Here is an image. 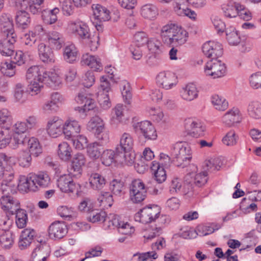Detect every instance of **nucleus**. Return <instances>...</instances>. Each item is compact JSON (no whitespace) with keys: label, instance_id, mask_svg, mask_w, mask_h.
Returning <instances> with one entry per match:
<instances>
[{"label":"nucleus","instance_id":"nucleus-1","mask_svg":"<svg viewBox=\"0 0 261 261\" xmlns=\"http://www.w3.org/2000/svg\"><path fill=\"white\" fill-rule=\"evenodd\" d=\"M50 183L48 174L44 171L37 173H30L26 177L20 175L19 179L18 188L23 192H37L40 188L48 187Z\"/></svg>","mask_w":261,"mask_h":261},{"label":"nucleus","instance_id":"nucleus-2","mask_svg":"<svg viewBox=\"0 0 261 261\" xmlns=\"http://www.w3.org/2000/svg\"><path fill=\"white\" fill-rule=\"evenodd\" d=\"M161 36L163 42L167 45H180L187 41L188 33L180 26L170 23L162 27Z\"/></svg>","mask_w":261,"mask_h":261},{"label":"nucleus","instance_id":"nucleus-3","mask_svg":"<svg viewBox=\"0 0 261 261\" xmlns=\"http://www.w3.org/2000/svg\"><path fill=\"white\" fill-rule=\"evenodd\" d=\"M171 154L177 162V166L184 168L192 159L190 146L186 142H177L173 145Z\"/></svg>","mask_w":261,"mask_h":261},{"label":"nucleus","instance_id":"nucleus-4","mask_svg":"<svg viewBox=\"0 0 261 261\" xmlns=\"http://www.w3.org/2000/svg\"><path fill=\"white\" fill-rule=\"evenodd\" d=\"M147 195L146 185L139 179L132 181L129 187V199L134 203H140Z\"/></svg>","mask_w":261,"mask_h":261},{"label":"nucleus","instance_id":"nucleus-5","mask_svg":"<svg viewBox=\"0 0 261 261\" xmlns=\"http://www.w3.org/2000/svg\"><path fill=\"white\" fill-rule=\"evenodd\" d=\"M160 209L157 205L144 207L135 216L137 221L142 223H149L155 221L159 217Z\"/></svg>","mask_w":261,"mask_h":261},{"label":"nucleus","instance_id":"nucleus-6","mask_svg":"<svg viewBox=\"0 0 261 261\" xmlns=\"http://www.w3.org/2000/svg\"><path fill=\"white\" fill-rule=\"evenodd\" d=\"M156 83L159 88L169 90L176 87L178 83V80L173 73L164 71L160 72L157 75Z\"/></svg>","mask_w":261,"mask_h":261},{"label":"nucleus","instance_id":"nucleus-7","mask_svg":"<svg viewBox=\"0 0 261 261\" xmlns=\"http://www.w3.org/2000/svg\"><path fill=\"white\" fill-rule=\"evenodd\" d=\"M134 131L147 140H155L157 137L155 129L149 121H142L133 125Z\"/></svg>","mask_w":261,"mask_h":261},{"label":"nucleus","instance_id":"nucleus-8","mask_svg":"<svg viewBox=\"0 0 261 261\" xmlns=\"http://www.w3.org/2000/svg\"><path fill=\"white\" fill-rule=\"evenodd\" d=\"M204 72L206 75L211 76L213 79L219 78L225 74L226 67L223 63L217 59L210 60L205 65Z\"/></svg>","mask_w":261,"mask_h":261},{"label":"nucleus","instance_id":"nucleus-9","mask_svg":"<svg viewBox=\"0 0 261 261\" xmlns=\"http://www.w3.org/2000/svg\"><path fill=\"white\" fill-rule=\"evenodd\" d=\"M75 100L77 103L83 105L81 107L75 108V110L80 113L79 117L82 118H84L86 116V111L94 109L96 106L94 100L84 92L79 93L75 97Z\"/></svg>","mask_w":261,"mask_h":261},{"label":"nucleus","instance_id":"nucleus-10","mask_svg":"<svg viewBox=\"0 0 261 261\" xmlns=\"http://www.w3.org/2000/svg\"><path fill=\"white\" fill-rule=\"evenodd\" d=\"M185 127L188 134L195 138L203 136L206 130L205 125L200 120L196 119H187Z\"/></svg>","mask_w":261,"mask_h":261},{"label":"nucleus","instance_id":"nucleus-11","mask_svg":"<svg viewBox=\"0 0 261 261\" xmlns=\"http://www.w3.org/2000/svg\"><path fill=\"white\" fill-rule=\"evenodd\" d=\"M68 30L82 39H86L90 37V29L88 25L85 22L80 19L70 21L68 24Z\"/></svg>","mask_w":261,"mask_h":261},{"label":"nucleus","instance_id":"nucleus-12","mask_svg":"<svg viewBox=\"0 0 261 261\" xmlns=\"http://www.w3.org/2000/svg\"><path fill=\"white\" fill-rule=\"evenodd\" d=\"M63 122L61 118L57 116L50 117L47 122L46 129L48 135L56 138L63 134Z\"/></svg>","mask_w":261,"mask_h":261},{"label":"nucleus","instance_id":"nucleus-13","mask_svg":"<svg viewBox=\"0 0 261 261\" xmlns=\"http://www.w3.org/2000/svg\"><path fill=\"white\" fill-rule=\"evenodd\" d=\"M202 49L204 55L211 60L216 59L223 54L222 44L218 42L207 41L203 44Z\"/></svg>","mask_w":261,"mask_h":261},{"label":"nucleus","instance_id":"nucleus-14","mask_svg":"<svg viewBox=\"0 0 261 261\" xmlns=\"http://www.w3.org/2000/svg\"><path fill=\"white\" fill-rule=\"evenodd\" d=\"M86 161L84 154L82 153L75 154L68 169L69 175L76 178H79L82 175V168L85 165Z\"/></svg>","mask_w":261,"mask_h":261},{"label":"nucleus","instance_id":"nucleus-15","mask_svg":"<svg viewBox=\"0 0 261 261\" xmlns=\"http://www.w3.org/2000/svg\"><path fill=\"white\" fill-rule=\"evenodd\" d=\"M72 176L69 175L61 176L57 180V186L62 192L73 193L78 191L80 185L75 183L72 179Z\"/></svg>","mask_w":261,"mask_h":261},{"label":"nucleus","instance_id":"nucleus-16","mask_svg":"<svg viewBox=\"0 0 261 261\" xmlns=\"http://www.w3.org/2000/svg\"><path fill=\"white\" fill-rule=\"evenodd\" d=\"M16 39V34H12L4 36V38L0 40V53L3 56H11L13 55L14 53V44Z\"/></svg>","mask_w":261,"mask_h":261},{"label":"nucleus","instance_id":"nucleus-17","mask_svg":"<svg viewBox=\"0 0 261 261\" xmlns=\"http://www.w3.org/2000/svg\"><path fill=\"white\" fill-rule=\"evenodd\" d=\"M48 232L51 239H61L67 233V226L63 222H54L48 227Z\"/></svg>","mask_w":261,"mask_h":261},{"label":"nucleus","instance_id":"nucleus-18","mask_svg":"<svg viewBox=\"0 0 261 261\" xmlns=\"http://www.w3.org/2000/svg\"><path fill=\"white\" fill-rule=\"evenodd\" d=\"M63 134L66 139L73 137L75 135L79 134L81 129L79 122L72 118H68L63 123Z\"/></svg>","mask_w":261,"mask_h":261},{"label":"nucleus","instance_id":"nucleus-19","mask_svg":"<svg viewBox=\"0 0 261 261\" xmlns=\"http://www.w3.org/2000/svg\"><path fill=\"white\" fill-rule=\"evenodd\" d=\"M37 51L39 59L42 62L49 64L55 63L56 58L53 48L41 42L37 46Z\"/></svg>","mask_w":261,"mask_h":261},{"label":"nucleus","instance_id":"nucleus-20","mask_svg":"<svg viewBox=\"0 0 261 261\" xmlns=\"http://www.w3.org/2000/svg\"><path fill=\"white\" fill-rule=\"evenodd\" d=\"M179 93L183 100L191 101L198 97L199 91L194 84L189 83L181 88Z\"/></svg>","mask_w":261,"mask_h":261},{"label":"nucleus","instance_id":"nucleus-21","mask_svg":"<svg viewBox=\"0 0 261 261\" xmlns=\"http://www.w3.org/2000/svg\"><path fill=\"white\" fill-rule=\"evenodd\" d=\"M0 203L2 209L10 212L12 215L19 209V201L10 195L2 196L0 198Z\"/></svg>","mask_w":261,"mask_h":261},{"label":"nucleus","instance_id":"nucleus-22","mask_svg":"<svg viewBox=\"0 0 261 261\" xmlns=\"http://www.w3.org/2000/svg\"><path fill=\"white\" fill-rule=\"evenodd\" d=\"M47 42L52 48L60 49L65 44L63 35L57 31L49 32L46 35Z\"/></svg>","mask_w":261,"mask_h":261},{"label":"nucleus","instance_id":"nucleus-23","mask_svg":"<svg viewBox=\"0 0 261 261\" xmlns=\"http://www.w3.org/2000/svg\"><path fill=\"white\" fill-rule=\"evenodd\" d=\"M35 233V230L31 228H26L22 230L18 243L19 248L21 250H24L30 246Z\"/></svg>","mask_w":261,"mask_h":261},{"label":"nucleus","instance_id":"nucleus-24","mask_svg":"<svg viewBox=\"0 0 261 261\" xmlns=\"http://www.w3.org/2000/svg\"><path fill=\"white\" fill-rule=\"evenodd\" d=\"M222 122L226 126L230 127L241 120L240 112L238 108H233L227 112L223 116Z\"/></svg>","mask_w":261,"mask_h":261},{"label":"nucleus","instance_id":"nucleus-25","mask_svg":"<svg viewBox=\"0 0 261 261\" xmlns=\"http://www.w3.org/2000/svg\"><path fill=\"white\" fill-rule=\"evenodd\" d=\"M111 221L112 224L117 227L118 231L121 234L129 235L134 231V228L127 222L122 221L119 216H112Z\"/></svg>","mask_w":261,"mask_h":261},{"label":"nucleus","instance_id":"nucleus-26","mask_svg":"<svg viewBox=\"0 0 261 261\" xmlns=\"http://www.w3.org/2000/svg\"><path fill=\"white\" fill-rule=\"evenodd\" d=\"M37 35L36 32L32 31L24 36V49H25V53L28 57L32 56L35 53L34 46L37 40Z\"/></svg>","mask_w":261,"mask_h":261},{"label":"nucleus","instance_id":"nucleus-27","mask_svg":"<svg viewBox=\"0 0 261 261\" xmlns=\"http://www.w3.org/2000/svg\"><path fill=\"white\" fill-rule=\"evenodd\" d=\"M81 64L83 65L88 66L96 71L102 70V64L100 59L98 57L90 55L89 54H85L83 55Z\"/></svg>","mask_w":261,"mask_h":261},{"label":"nucleus","instance_id":"nucleus-28","mask_svg":"<svg viewBox=\"0 0 261 261\" xmlns=\"http://www.w3.org/2000/svg\"><path fill=\"white\" fill-rule=\"evenodd\" d=\"M0 27L5 36L16 34L14 30L12 19L8 14L3 13L0 16Z\"/></svg>","mask_w":261,"mask_h":261},{"label":"nucleus","instance_id":"nucleus-29","mask_svg":"<svg viewBox=\"0 0 261 261\" xmlns=\"http://www.w3.org/2000/svg\"><path fill=\"white\" fill-rule=\"evenodd\" d=\"M43 2L41 0H16V3L20 6L21 9H29L34 14L41 11L40 5Z\"/></svg>","mask_w":261,"mask_h":261},{"label":"nucleus","instance_id":"nucleus-30","mask_svg":"<svg viewBox=\"0 0 261 261\" xmlns=\"http://www.w3.org/2000/svg\"><path fill=\"white\" fill-rule=\"evenodd\" d=\"M95 18L100 22L109 20L110 19V11L100 4H93L92 6Z\"/></svg>","mask_w":261,"mask_h":261},{"label":"nucleus","instance_id":"nucleus-31","mask_svg":"<svg viewBox=\"0 0 261 261\" xmlns=\"http://www.w3.org/2000/svg\"><path fill=\"white\" fill-rule=\"evenodd\" d=\"M43 81L45 84L54 88L59 86L61 83V79L55 70H45Z\"/></svg>","mask_w":261,"mask_h":261},{"label":"nucleus","instance_id":"nucleus-32","mask_svg":"<svg viewBox=\"0 0 261 261\" xmlns=\"http://www.w3.org/2000/svg\"><path fill=\"white\" fill-rule=\"evenodd\" d=\"M90 187L94 190H100L106 184L105 177L98 173H93L89 178Z\"/></svg>","mask_w":261,"mask_h":261},{"label":"nucleus","instance_id":"nucleus-33","mask_svg":"<svg viewBox=\"0 0 261 261\" xmlns=\"http://www.w3.org/2000/svg\"><path fill=\"white\" fill-rule=\"evenodd\" d=\"M45 73L44 69L39 66H32L27 71L26 78L27 80H43Z\"/></svg>","mask_w":261,"mask_h":261},{"label":"nucleus","instance_id":"nucleus-34","mask_svg":"<svg viewBox=\"0 0 261 261\" xmlns=\"http://www.w3.org/2000/svg\"><path fill=\"white\" fill-rule=\"evenodd\" d=\"M135 161V153L132 151H120L116 156V163L127 166L132 165Z\"/></svg>","mask_w":261,"mask_h":261},{"label":"nucleus","instance_id":"nucleus-35","mask_svg":"<svg viewBox=\"0 0 261 261\" xmlns=\"http://www.w3.org/2000/svg\"><path fill=\"white\" fill-rule=\"evenodd\" d=\"M78 51L73 44L66 46L64 49L63 58L67 63L73 64L77 60Z\"/></svg>","mask_w":261,"mask_h":261},{"label":"nucleus","instance_id":"nucleus-36","mask_svg":"<svg viewBox=\"0 0 261 261\" xmlns=\"http://www.w3.org/2000/svg\"><path fill=\"white\" fill-rule=\"evenodd\" d=\"M119 153V148L117 147L115 151L107 149L103 151L101 154L102 163L109 166L113 162H116V156Z\"/></svg>","mask_w":261,"mask_h":261},{"label":"nucleus","instance_id":"nucleus-37","mask_svg":"<svg viewBox=\"0 0 261 261\" xmlns=\"http://www.w3.org/2000/svg\"><path fill=\"white\" fill-rule=\"evenodd\" d=\"M151 170L154 171V175L155 180L158 183H162L166 179L167 175L164 168L156 161L151 162L150 167Z\"/></svg>","mask_w":261,"mask_h":261},{"label":"nucleus","instance_id":"nucleus-38","mask_svg":"<svg viewBox=\"0 0 261 261\" xmlns=\"http://www.w3.org/2000/svg\"><path fill=\"white\" fill-rule=\"evenodd\" d=\"M140 14L145 19H153L158 14V9L155 6L152 4H146L141 7Z\"/></svg>","mask_w":261,"mask_h":261},{"label":"nucleus","instance_id":"nucleus-39","mask_svg":"<svg viewBox=\"0 0 261 261\" xmlns=\"http://www.w3.org/2000/svg\"><path fill=\"white\" fill-rule=\"evenodd\" d=\"M15 236L11 230L4 231L0 234V244L5 249H10L14 244Z\"/></svg>","mask_w":261,"mask_h":261},{"label":"nucleus","instance_id":"nucleus-40","mask_svg":"<svg viewBox=\"0 0 261 261\" xmlns=\"http://www.w3.org/2000/svg\"><path fill=\"white\" fill-rule=\"evenodd\" d=\"M134 144L132 135L128 133H124L120 138L121 151H132Z\"/></svg>","mask_w":261,"mask_h":261},{"label":"nucleus","instance_id":"nucleus-41","mask_svg":"<svg viewBox=\"0 0 261 261\" xmlns=\"http://www.w3.org/2000/svg\"><path fill=\"white\" fill-rule=\"evenodd\" d=\"M72 148L65 142H63L58 145V155L59 158L64 161H68L71 157Z\"/></svg>","mask_w":261,"mask_h":261},{"label":"nucleus","instance_id":"nucleus-42","mask_svg":"<svg viewBox=\"0 0 261 261\" xmlns=\"http://www.w3.org/2000/svg\"><path fill=\"white\" fill-rule=\"evenodd\" d=\"M239 3L230 2L223 5L222 10L225 17L228 18L236 17L238 14Z\"/></svg>","mask_w":261,"mask_h":261},{"label":"nucleus","instance_id":"nucleus-43","mask_svg":"<svg viewBox=\"0 0 261 261\" xmlns=\"http://www.w3.org/2000/svg\"><path fill=\"white\" fill-rule=\"evenodd\" d=\"M102 144L97 142L92 143L88 145L87 147V153L89 156L92 159H97L101 155L102 151Z\"/></svg>","mask_w":261,"mask_h":261},{"label":"nucleus","instance_id":"nucleus-44","mask_svg":"<svg viewBox=\"0 0 261 261\" xmlns=\"http://www.w3.org/2000/svg\"><path fill=\"white\" fill-rule=\"evenodd\" d=\"M211 102L217 110L223 111L228 107V102L221 96L217 94L213 95L211 98Z\"/></svg>","mask_w":261,"mask_h":261},{"label":"nucleus","instance_id":"nucleus-45","mask_svg":"<svg viewBox=\"0 0 261 261\" xmlns=\"http://www.w3.org/2000/svg\"><path fill=\"white\" fill-rule=\"evenodd\" d=\"M87 129L90 131L95 129V132H101L105 129L103 120L98 116L93 117L87 124Z\"/></svg>","mask_w":261,"mask_h":261},{"label":"nucleus","instance_id":"nucleus-46","mask_svg":"<svg viewBox=\"0 0 261 261\" xmlns=\"http://www.w3.org/2000/svg\"><path fill=\"white\" fill-rule=\"evenodd\" d=\"M28 147L29 152L34 156L37 157L42 152V147L38 140L35 138L32 137L29 140Z\"/></svg>","mask_w":261,"mask_h":261},{"label":"nucleus","instance_id":"nucleus-47","mask_svg":"<svg viewBox=\"0 0 261 261\" xmlns=\"http://www.w3.org/2000/svg\"><path fill=\"white\" fill-rule=\"evenodd\" d=\"M99 204L103 208L111 207L113 203L112 195L109 192H102L97 198Z\"/></svg>","mask_w":261,"mask_h":261},{"label":"nucleus","instance_id":"nucleus-48","mask_svg":"<svg viewBox=\"0 0 261 261\" xmlns=\"http://www.w3.org/2000/svg\"><path fill=\"white\" fill-rule=\"evenodd\" d=\"M69 139L71 140L73 146L77 149L82 150L88 146L87 138L83 135H75Z\"/></svg>","mask_w":261,"mask_h":261},{"label":"nucleus","instance_id":"nucleus-49","mask_svg":"<svg viewBox=\"0 0 261 261\" xmlns=\"http://www.w3.org/2000/svg\"><path fill=\"white\" fill-rule=\"evenodd\" d=\"M14 214H16L15 223L17 226L19 228L24 227L28 221V215L26 211L20 209V206H19V209L15 212Z\"/></svg>","mask_w":261,"mask_h":261},{"label":"nucleus","instance_id":"nucleus-50","mask_svg":"<svg viewBox=\"0 0 261 261\" xmlns=\"http://www.w3.org/2000/svg\"><path fill=\"white\" fill-rule=\"evenodd\" d=\"M17 24L22 28H26L30 23L29 14L25 11H19L16 16Z\"/></svg>","mask_w":261,"mask_h":261},{"label":"nucleus","instance_id":"nucleus-51","mask_svg":"<svg viewBox=\"0 0 261 261\" xmlns=\"http://www.w3.org/2000/svg\"><path fill=\"white\" fill-rule=\"evenodd\" d=\"M16 160L14 157L10 156L4 153H0V168L2 170L9 169L15 164Z\"/></svg>","mask_w":261,"mask_h":261},{"label":"nucleus","instance_id":"nucleus-52","mask_svg":"<svg viewBox=\"0 0 261 261\" xmlns=\"http://www.w3.org/2000/svg\"><path fill=\"white\" fill-rule=\"evenodd\" d=\"M226 39L231 45H237L241 42V38L238 32L233 28L227 29L226 31Z\"/></svg>","mask_w":261,"mask_h":261},{"label":"nucleus","instance_id":"nucleus-53","mask_svg":"<svg viewBox=\"0 0 261 261\" xmlns=\"http://www.w3.org/2000/svg\"><path fill=\"white\" fill-rule=\"evenodd\" d=\"M0 70L4 75L12 77L16 74V65L10 61L5 62L2 63Z\"/></svg>","mask_w":261,"mask_h":261},{"label":"nucleus","instance_id":"nucleus-54","mask_svg":"<svg viewBox=\"0 0 261 261\" xmlns=\"http://www.w3.org/2000/svg\"><path fill=\"white\" fill-rule=\"evenodd\" d=\"M249 115L252 118H261V103L258 101H253L249 103L248 107Z\"/></svg>","mask_w":261,"mask_h":261},{"label":"nucleus","instance_id":"nucleus-55","mask_svg":"<svg viewBox=\"0 0 261 261\" xmlns=\"http://www.w3.org/2000/svg\"><path fill=\"white\" fill-rule=\"evenodd\" d=\"M28 56L25 53V49L23 48V51L21 50H18L14 51L11 56L10 61L12 62L15 65L21 66L24 64L25 62V56Z\"/></svg>","mask_w":261,"mask_h":261},{"label":"nucleus","instance_id":"nucleus-56","mask_svg":"<svg viewBox=\"0 0 261 261\" xmlns=\"http://www.w3.org/2000/svg\"><path fill=\"white\" fill-rule=\"evenodd\" d=\"M0 189L4 195H9L10 194H13L17 192V190H19L18 185L16 186L11 183V182L4 181L2 182Z\"/></svg>","mask_w":261,"mask_h":261},{"label":"nucleus","instance_id":"nucleus-57","mask_svg":"<svg viewBox=\"0 0 261 261\" xmlns=\"http://www.w3.org/2000/svg\"><path fill=\"white\" fill-rule=\"evenodd\" d=\"M12 116L11 112L7 109L0 110V125L8 126L12 121Z\"/></svg>","mask_w":261,"mask_h":261},{"label":"nucleus","instance_id":"nucleus-58","mask_svg":"<svg viewBox=\"0 0 261 261\" xmlns=\"http://www.w3.org/2000/svg\"><path fill=\"white\" fill-rule=\"evenodd\" d=\"M121 94L125 102L129 103L130 99L132 98L130 87L129 84L125 81H122L120 85Z\"/></svg>","mask_w":261,"mask_h":261},{"label":"nucleus","instance_id":"nucleus-59","mask_svg":"<svg viewBox=\"0 0 261 261\" xmlns=\"http://www.w3.org/2000/svg\"><path fill=\"white\" fill-rule=\"evenodd\" d=\"M29 84L28 85L29 91L31 93L32 95H36L40 92L41 88L43 87V83L44 82L43 80H28Z\"/></svg>","mask_w":261,"mask_h":261},{"label":"nucleus","instance_id":"nucleus-60","mask_svg":"<svg viewBox=\"0 0 261 261\" xmlns=\"http://www.w3.org/2000/svg\"><path fill=\"white\" fill-rule=\"evenodd\" d=\"M19 165L23 168L29 167L32 163L31 154L26 151H23L20 152L18 159Z\"/></svg>","mask_w":261,"mask_h":261},{"label":"nucleus","instance_id":"nucleus-61","mask_svg":"<svg viewBox=\"0 0 261 261\" xmlns=\"http://www.w3.org/2000/svg\"><path fill=\"white\" fill-rule=\"evenodd\" d=\"M220 161L218 159H211L210 160H205L203 164V168L206 170H211L212 171H218L220 168L219 164Z\"/></svg>","mask_w":261,"mask_h":261},{"label":"nucleus","instance_id":"nucleus-62","mask_svg":"<svg viewBox=\"0 0 261 261\" xmlns=\"http://www.w3.org/2000/svg\"><path fill=\"white\" fill-rule=\"evenodd\" d=\"M133 258L137 261H148L150 259L157 258L158 255L154 251H149L141 253H137L134 255Z\"/></svg>","mask_w":261,"mask_h":261},{"label":"nucleus","instance_id":"nucleus-63","mask_svg":"<svg viewBox=\"0 0 261 261\" xmlns=\"http://www.w3.org/2000/svg\"><path fill=\"white\" fill-rule=\"evenodd\" d=\"M88 219L90 221L95 223L97 222H103L106 220V214L105 212L98 211H92L90 212Z\"/></svg>","mask_w":261,"mask_h":261},{"label":"nucleus","instance_id":"nucleus-64","mask_svg":"<svg viewBox=\"0 0 261 261\" xmlns=\"http://www.w3.org/2000/svg\"><path fill=\"white\" fill-rule=\"evenodd\" d=\"M11 135L8 129L0 130V148L6 147L10 142Z\"/></svg>","mask_w":261,"mask_h":261}]
</instances>
